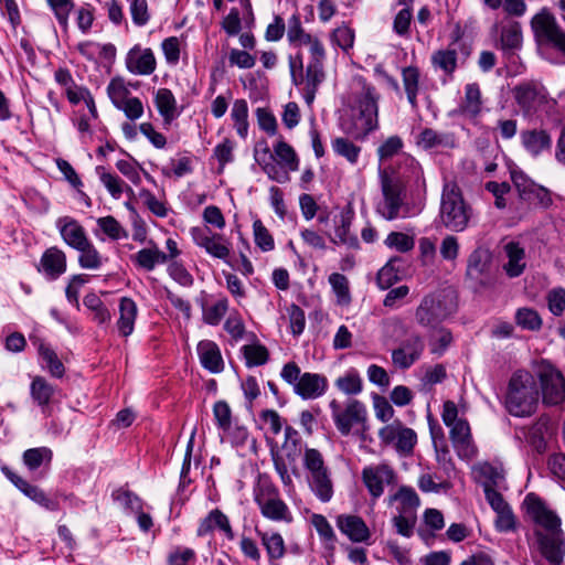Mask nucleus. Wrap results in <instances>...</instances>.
Instances as JSON below:
<instances>
[{
	"mask_svg": "<svg viewBox=\"0 0 565 565\" xmlns=\"http://www.w3.org/2000/svg\"><path fill=\"white\" fill-rule=\"evenodd\" d=\"M527 512L541 529L535 531L541 555L551 565H561L565 555V536L561 529V519L534 494L525 498Z\"/></svg>",
	"mask_w": 565,
	"mask_h": 565,
	"instance_id": "f257e3e1",
	"label": "nucleus"
},
{
	"mask_svg": "<svg viewBox=\"0 0 565 565\" xmlns=\"http://www.w3.org/2000/svg\"><path fill=\"white\" fill-rule=\"evenodd\" d=\"M540 398L535 377L527 371L514 372L508 384L505 407L515 417H527L535 413Z\"/></svg>",
	"mask_w": 565,
	"mask_h": 565,
	"instance_id": "f03ea898",
	"label": "nucleus"
},
{
	"mask_svg": "<svg viewBox=\"0 0 565 565\" xmlns=\"http://www.w3.org/2000/svg\"><path fill=\"white\" fill-rule=\"evenodd\" d=\"M472 209L465 201L460 188L446 183L443 188L439 217L441 224L451 232H463L472 217Z\"/></svg>",
	"mask_w": 565,
	"mask_h": 565,
	"instance_id": "7ed1b4c3",
	"label": "nucleus"
},
{
	"mask_svg": "<svg viewBox=\"0 0 565 565\" xmlns=\"http://www.w3.org/2000/svg\"><path fill=\"white\" fill-rule=\"evenodd\" d=\"M380 181L383 199L379 202L376 212L387 221L406 217V185L404 180L394 172L388 173L385 170H380Z\"/></svg>",
	"mask_w": 565,
	"mask_h": 565,
	"instance_id": "20e7f679",
	"label": "nucleus"
},
{
	"mask_svg": "<svg viewBox=\"0 0 565 565\" xmlns=\"http://www.w3.org/2000/svg\"><path fill=\"white\" fill-rule=\"evenodd\" d=\"M281 379L289 385L296 395L302 399H317L328 390V379L323 374L305 372L296 362L286 363L280 372Z\"/></svg>",
	"mask_w": 565,
	"mask_h": 565,
	"instance_id": "39448f33",
	"label": "nucleus"
},
{
	"mask_svg": "<svg viewBox=\"0 0 565 565\" xmlns=\"http://www.w3.org/2000/svg\"><path fill=\"white\" fill-rule=\"evenodd\" d=\"M377 100L375 87L363 83L358 98L359 116L355 120V131L347 130L356 139H363L367 134L377 128Z\"/></svg>",
	"mask_w": 565,
	"mask_h": 565,
	"instance_id": "423d86ee",
	"label": "nucleus"
},
{
	"mask_svg": "<svg viewBox=\"0 0 565 565\" xmlns=\"http://www.w3.org/2000/svg\"><path fill=\"white\" fill-rule=\"evenodd\" d=\"M531 28L540 46L553 47L565 55V32L547 9H542L532 18Z\"/></svg>",
	"mask_w": 565,
	"mask_h": 565,
	"instance_id": "0eeeda50",
	"label": "nucleus"
},
{
	"mask_svg": "<svg viewBox=\"0 0 565 565\" xmlns=\"http://www.w3.org/2000/svg\"><path fill=\"white\" fill-rule=\"evenodd\" d=\"M329 407L334 425L342 436L350 435L354 426H361L363 430L366 428L367 411L361 401L350 398L342 407L337 399H332Z\"/></svg>",
	"mask_w": 565,
	"mask_h": 565,
	"instance_id": "6e6552de",
	"label": "nucleus"
},
{
	"mask_svg": "<svg viewBox=\"0 0 565 565\" xmlns=\"http://www.w3.org/2000/svg\"><path fill=\"white\" fill-rule=\"evenodd\" d=\"M379 438L384 445H393L395 450L403 456L413 452L417 443L414 429L405 427L401 420H394L379 430Z\"/></svg>",
	"mask_w": 565,
	"mask_h": 565,
	"instance_id": "1a4fd4ad",
	"label": "nucleus"
},
{
	"mask_svg": "<svg viewBox=\"0 0 565 565\" xmlns=\"http://www.w3.org/2000/svg\"><path fill=\"white\" fill-rule=\"evenodd\" d=\"M514 186L522 201L535 209H548L553 204L551 192L530 180L523 172H512Z\"/></svg>",
	"mask_w": 565,
	"mask_h": 565,
	"instance_id": "9d476101",
	"label": "nucleus"
},
{
	"mask_svg": "<svg viewBox=\"0 0 565 565\" xmlns=\"http://www.w3.org/2000/svg\"><path fill=\"white\" fill-rule=\"evenodd\" d=\"M255 501L265 518L273 521L289 520V509L273 484H263L255 494Z\"/></svg>",
	"mask_w": 565,
	"mask_h": 565,
	"instance_id": "9b49d317",
	"label": "nucleus"
},
{
	"mask_svg": "<svg viewBox=\"0 0 565 565\" xmlns=\"http://www.w3.org/2000/svg\"><path fill=\"white\" fill-rule=\"evenodd\" d=\"M362 481L373 500L384 493L386 484L395 482V472L387 463L371 465L363 468Z\"/></svg>",
	"mask_w": 565,
	"mask_h": 565,
	"instance_id": "f8f14e48",
	"label": "nucleus"
},
{
	"mask_svg": "<svg viewBox=\"0 0 565 565\" xmlns=\"http://www.w3.org/2000/svg\"><path fill=\"white\" fill-rule=\"evenodd\" d=\"M450 311L445 301L438 295L425 296L416 309V321L427 328H436L444 321Z\"/></svg>",
	"mask_w": 565,
	"mask_h": 565,
	"instance_id": "ddd939ff",
	"label": "nucleus"
},
{
	"mask_svg": "<svg viewBox=\"0 0 565 565\" xmlns=\"http://www.w3.org/2000/svg\"><path fill=\"white\" fill-rule=\"evenodd\" d=\"M190 233L195 245L204 248L212 257L226 260L230 256V247L223 235L212 232L207 226L192 227Z\"/></svg>",
	"mask_w": 565,
	"mask_h": 565,
	"instance_id": "4468645a",
	"label": "nucleus"
},
{
	"mask_svg": "<svg viewBox=\"0 0 565 565\" xmlns=\"http://www.w3.org/2000/svg\"><path fill=\"white\" fill-rule=\"evenodd\" d=\"M492 253L482 246L477 247L468 257L466 277L476 286L489 284Z\"/></svg>",
	"mask_w": 565,
	"mask_h": 565,
	"instance_id": "2eb2a0df",
	"label": "nucleus"
},
{
	"mask_svg": "<svg viewBox=\"0 0 565 565\" xmlns=\"http://www.w3.org/2000/svg\"><path fill=\"white\" fill-rule=\"evenodd\" d=\"M424 350L423 338L417 333H412L397 349L392 351V362L397 369L407 370L420 359Z\"/></svg>",
	"mask_w": 565,
	"mask_h": 565,
	"instance_id": "dca6fc26",
	"label": "nucleus"
},
{
	"mask_svg": "<svg viewBox=\"0 0 565 565\" xmlns=\"http://www.w3.org/2000/svg\"><path fill=\"white\" fill-rule=\"evenodd\" d=\"M543 402L547 405H559L565 401V379L553 367L540 373Z\"/></svg>",
	"mask_w": 565,
	"mask_h": 565,
	"instance_id": "f3484780",
	"label": "nucleus"
},
{
	"mask_svg": "<svg viewBox=\"0 0 565 565\" xmlns=\"http://www.w3.org/2000/svg\"><path fill=\"white\" fill-rule=\"evenodd\" d=\"M127 70L135 75L147 76L157 67V61L151 49H142L139 44L132 46L125 58Z\"/></svg>",
	"mask_w": 565,
	"mask_h": 565,
	"instance_id": "a211bd4d",
	"label": "nucleus"
},
{
	"mask_svg": "<svg viewBox=\"0 0 565 565\" xmlns=\"http://www.w3.org/2000/svg\"><path fill=\"white\" fill-rule=\"evenodd\" d=\"M449 435L459 458L470 460L476 456L477 448L472 443L470 426L466 419H459L450 426Z\"/></svg>",
	"mask_w": 565,
	"mask_h": 565,
	"instance_id": "6ab92c4d",
	"label": "nucleus"
},
{
	"mask_svg": "<svg viewBox=\"0 0 565 565\" xmlns=\"http://www.w3.org/2000/svg\"><path fill=\"white\" fill-rule=\"evenodd\" d=\"M66 268L67 259L65 253L52 246L42 254L38 271L42 273L47 279L55 280L66 271Z\"/></svg>",
	"mask_w": 565,
	"mask_h": 565,
	"instance_id": "aec40b11",
	"label": "nucleus"
},
{
	"mask_svg": "<svg viewBox=\"0 0 565 565\" xmlns=\"http://www.w3.org/2000/svg\"><path fill=\"white\" fill-rule=\"evenodd\" d=\"M337 526L349 537L351 542L362 543L366 542L371 532L364 522V520L358 515L353 514H340L337 518Z\"/></svg>",
	"mask_w": 565,
	"mask_h": 565,
	"instance_id": "412c9836",
	"label": "nucleus"
},
{
	"mask_svg": "<svg viewBox=\"0 0 565 565\" xmlns=\"http://www.w3.org/2000/svg\"><path fill=\"white\" fill-rule=\"evenodd\" d=\"M521 143L534 158L552 149L551 135L544 129H526L520 134Z\"/></svg>",
	"mask_w": 565,
	"mask_h": 565,
	"instance_id": "4be33fe9",
	"label": "nucleus"
},
{
	"mask_svg": "<svg viewBox=\"0 0 565 565\" xmlns=\"http://www.w3.org/2000/svg\"><path fill=\"white\" fill-rule=\"evenodd\" d=\"M198 355L202 366L211 373L217 374L224 370V361L218 345L211 340H202L198 344Z\"/></svg>",
	"mask_w": 565,
	"mask_h": 565,
	"instance_id": "5701e85b",
	"label": "nucleus"
},
{
	"mask_svg": "<svg viewBox=\"0 0 565 565\" xmlns=\"http://www.w3.org/2000/svg\"><path fill=\"white\" fill-rule=\"evenodd\" d=\"M522 28L518 21L504 19L500 26V49L505 53H514L522 47Z\"/></svg>",
	"mask_w": 565,
	"mask_h": 565,
	"instance_id": "b1692460",
	"label": "nucleus"
},
{
	"mask_svg": "<svg viewBox=\"0 0 565 565\" xmlns=\"http://www.w3.org/2000/svg\"><path fill=\"white\" fill-rule=\"evenodd\" d=\"M482 111L481 90L477 83L465 86V96L456 113L468 119H476Z\"/></svg>",
	"mask_w": 565,
	"mask_h": 565,
	"instance_id": "393cba45",
	"label": "nucleus"
},
{
	"mask_svg": "<svg viewBox=\"0 0 565 565\" xmlns=\"http://www.w3.org/2000/svg\"><path fill=\"white\" fill-rule=\"evenodd\" d=\"M149 244V247L142 248L130 256L134 265L146 271H152L157 265L166 264L168 262L167 254L159 249L157 244L152 241H150Z\"/></svg>",
	"mask_w": 565,
	"mask_h": 565,
	"instance_id": "a878e982",
	"label": "nucleus"
},
{
	"mask_svg": "<svg viewBox=\"0 0 565 565\" xmlns=\"http://www.w3.org/2000/svg\"><path fill=\"white\" fill-rule=\"evenodd\" d=\"M353 215V211L350 209L340 213L339 217L335 220L334 237H332L331 241L334 244H341L349 248L358 249L360 246L359 239L350 232Z\"/></svg>",
	"mask_w": 565,
	"mask_h": 565,
	"instance_id": "bb28decb",
	"label": "nucleus"
},
{
	"mask_svg": "<svg viewBox=\"0 0 565 565\" xmlns=\"http://www.w3.org/2000/svg\"><path fill=\"white\" fill-rule=\"evenodd\" d=\"M215 529L222 531L228 540L234 539V532L228 518L218 509L212 510L200 523L198 535H205Z\"/></svg>",
	"mask_w": 565,
	"mask_h": 565,
	"instance_id": "cd10ccee",
	"label": "nucleus"
},
{
	"mask_svg": "<svg viewBox=\"0 0 565 565\" xmlns=\"http://www.w3.org/2000/svg\"><path fill=\"white\" fill-rule=\"evenodd\" d=\"M504 250L508 257V263L503 266L507 275L511 278L521 276L526 266L524 248L518 242H510Z\"/></svg>",
	"mask_w": 565,
	"mask_h": 565,
	"instance_id": "c85d7f7f",
	"label": "nucleus"
},
{
	"mask_svg": "<svg viewBox=\"0 0 565 565\" xmlns=\"http://www.w3.org/2000/svg\"><path fill=\"white\" fill-rule=\"evenodd\" d=\"M137 305L128 297H122L119 301V318L117 320V328L122 337H128L132 333L135 328V320L137 317Z\"/></svg>",
	"mask_w": 565,
	"mask_h": 565,
	"instance_id": "c756f323",
	"label": "nucleus"
},
{
	"mask_svg": "<svg viewBox=\"0 0 565 565\" xmlns=\"http://www.w3.org/2000/svg\"><path fill=\"white\" fill-rule=\"evenodd\" d=\"M326 74L323 71V64H308L306 67L305 76V102L310 105L316 98V94L320 84L324 81Z\"/></svg>",
	"mask_w": 565,
	"mask_h": 565,
	"instance_id": "7c9ffc66",
	"label": "nucleus"
},
{
	"mask_svg": "<svg viewBox=\"0 0 565 565\" xmlns=\"http://www.w3.org/2000/svg\"><path fill=\"white\" fill-rule=\"evenodd\" d=\"M60 233L63 241L76 250L89 242L84 227L73 218H68L64 225L60 226Z\"/></svg>",
	"mask_w": 565,
	"mask_h": 565,
	"instance_id": "2f4dec72",
	"label": "nucleus"
},
{
	"mask_svg": "<svg viewBox=\"0 0 565 565\" xmlns=\"http://www.w3.org/2000/svg\"><path fill=\"white\" fill-rule=\"evenodd\" d=\"M459 35L455 38V41L447 47L434 52L431 55V64L441 70L446 75H452L457 68V50L454 44L458 42Z\"/></svg>",
	"mask_w": 565,
	"mask_h": 565,
	"instance_id": "473e14b6",
	"label": "nucleus"
},
{
	"mask_svg": "<svg viewBox=\"0 0 565 565\" xmlns=\"http://www.w3.org/2000/svg\"><path fill=\"white\" fill-rule=\"evenodd\" d=\"M394 501L398 502V513L404 514H416L417 508L420 504L419 497L415 490L405 486L401 487L395 494L388 498V504H392Z\"/></svg>",
	"mask_w": 565,
	"mask_h": 565,
	"instance_id": "72a5a7b5",
	"label": "nucleus"
},
{
	"mask_svg": "<svg viewBox=\"0 0 565 565\" xmlns=\"http://www.w3.org/2000/svg\"><path fill=\"white\" fill-rule=\"evenodd\" d=\"M417 145L426 150L438 147L454 148L455 139L451 134H443L431 128H425L417 137Z\"/></svg>",
	"mask_w": 565,
	"mask_h": 565,
	"instance_id": "f704fd0d",
	"label": "nucleus"
},
{
	"mask_svg": "<svg viewBox=\"0 0 565 565\" xmlns=\"http://www.w3.org/2000/svg\"><path fill=\"white\" fill-rule=\"evenodd\" d=\"M274 157L275 160L287 171L294 172L299 170V158L295 149L281 137L274 145Z\"/></svg>",
	"mask_w": 565,
	"mask_h": 565,
	"instance_id": "c9c22d12",
	"label": "nucleus"
},
{
	"mask_svg": "<svg viewBox=\"0 0 565 565\" xmlns=\"http://www.w3.org/2000/svg\"><path fill=\"white\" fill-rule=\"evenodd\" d=\"M154 104L166 124H170L178 117L177 100L169 88H159L154 96Z\"/></svg>",
	"mask_w": 565,
	"mask_h": 565,
	"instance_id": "e433bc0d",
	"label": "nucleus"
},
{
	"mask_svg": "<svg viewBox=\"0 0 565 565\" xmlns=\"http://www.w3.org/2000/svg\"><path fill=\"white\" fill-rule=\"evenodd\" d=\"M420 73L416 66H407L402 70V79L407 100L413 109H417V94L419 90Z\"/></svg>",
	"mask_w": 565,
	"mask_h": 565,
	"instance_id": "4c0bfd02",
	"label": "nucleus"
},
{
	"mask_svg": "<svg viewBox=\"0 0 565 565\" xmlns=\"http://www.w3.org/2000/svg\"><path fill=\"white\" fill-rule=\"evenodd\" d=\"M256 532L259 535L270 561L280 559L285 555V542L279 533H268L258 530H256Z\"/></svg>",
	"mask_w": 565,
	"mask_h": 565,
	"instance_id": "58836bf2",
	"label": "nucleus"
},
{
	"mask_svg": "<svg viewBox=\"0 0 565 565\" xmlns=\"http://www.w3.org/2000/svg\"><path fill=\"white\" fill-rule=\"evenodd\" d=\"M234 128L237 135L245 139L248 135V105L245 99H236L231 110Z\"/></svg>",
	"mask_w": 565,
	"mask_h": 565,
	"instance_id": "ea45409f",
	"label": "nucleus"
},
{
	"mask_svg": "<svg viewBox=\"0 0 565 565\" xmlns=\"http://www.w3.org/2000/svg\"><path fill=\"white\" fill-rule=\"evenodd\" d=\"M310 488L322 502L330 501L333 495V486L328 470L312 475Z\"/></svg>",
	"mask_w": 565,
	"mask_h": 565,
	"instance_id": "a19ab883",
	"label": "nucleus"
},
{
	"mask_svg": "<svg viewBox=\"0 0 565 565\" xmlns=\"http://www.w3.org/2000/svg\"><path fill=\"white\" fill-rule=\"evenodd\" d=\"M30 393L39 406L45 407L54 394V387L44 377L35 376L31 383Z\"/></svg>",
	"mask_w": 565,
	"mask_h": 565,
	"instance_id": "79ce46f5",
	"label": "nucleus"
},
{
	"mask_svg": "<svg viewBox=\"0 0 565 565\" xmlns=\"http://www.w3.org/2000/svg\"><path fill=\"white\" fill-rule=\"evenodd\" d=\"M313 36L307 33L300 21V17L298 14H292L288 20V29H287V39L291 45L301 46L307 44V42H311Z\"/></svg>",
	"mask_w": 565,
	"mask_h": 565,
	"instance_id": "37998d69",
	"label": "nucleus"
},
{
	"mask_svg": "<svg viewBox=\"0 0 565 565\" xmlns=\"http://www.w3.org/2000/svg\"><path fill=\"white\" fill-rule=\"evenodd\" d=\"M53 452L47 447L31 448L23 452V462L30 470H36L44 462L52 461Z\"/></svg>",
	"mask_w": 565,
	"mask_h": 565,
	"instance_id": "c03bdc74",
	"label": "nucleus"
},
{
	"mask_svg": "<svg viewBox=\"0 0 565 565\" xmlns=\"http://www.w3.org/2000/svg\"><path fill=\"white\" fill-rule=\"evenodd\" d=\"M242 351L248 367L264 365L269 360V352L263 344H247Z\"/></svg>",
	"mask_w": 565,
	"mask_h": 565,
	"instance_id": "a18cd8bd",
	"label": "nucleus"
},
{
	"mask_svg": "<svg viewBox=\"0 0 565 565\" xmlns=\"http://www.w3.org/2000/svg\"><path fill=\"white\" fill-rule=\"evenodd\" d=\"M332 149L338 156L345 158L352 164L358 162L361 152L359 146L343 137H338L332 140Z\"/></svg>",
	"mask_w": 565,
	"mask_h": 565,
	"instance_id": "49530a36",
	"label": "nucleus"
},
{
	"mask_svg": "<svg viewBox=\"0 0 565 565\" xmlns=\"http://www.w3.org/2000/svg\"><path fill=\"white\" fill-rule=\"evenodd\" d=\"M77 250L79 252L78 264L82 268L98 269L102 266V256L90 241Z\"/></svg>",
	"mask_w": 565,
	"mask_h": 565,
	"instance_id": "de8ad7c7",
	"label": "nucleus"
},
{
	"mask_svg": "<svg viewBox=\"0 0 565 565\" xmlns=\"http://www.w3.org/2000/svg\"><path fill=\"white\" fill-rule=\"evenodd\" d=\"M515 322L523 329L536 331L542 327L539 312L532 308H520L515 313Z\"/></svg>",
	"mask_w": 565,
	"mask_h": 565,
	"instance_id": "09e8293b",
	"label": "nucleus"
},
{
	"mask_svg": "<svg viewBox=\"0 0 565 565\" xmlns=\"http://www.w3.org/2000/svg\"><path fill=\"white\" fill-rule=\"evenodd\" d=\"M114 501L119 502L125 510L130 512H139L142 510L141 499L128 489L119 488L111 493Z\"/></svg>",
	"mask_w": 565,
	"mask_h": 565,
	"instance_id": "8fccbe9b",
	"label": "nucleus"
},
{
	"mask_svg": "<svg viewBox=\"0 0 565 565\" xmlns=\"http://www.w3.org/2000/svg\"><path fill=\"white\" fill-rule=\"evenodd\" d=\"M39 353L42 360L45 362V367L49 370L52 376L62 377L64 375V365L52 349L41 344L39 348Z\"/></svg>",
	"mask_w": 565,
	"mask_h": 565,
	"instance_id": "3c124183",
	"label": "nucleus"
},
{
	"mask_svg": "<svg viewBox=\"0 0 565 565\" xmlns=\"http://www.w3.org/2000/svg\"><path fill=\"white\" fill-rule=\"evenodd\" d=\"M335 386L347 395H358L362 392L363 385L356 372H348L335 381Z\"/></svg>",
	"mask_w": 565,
	"mask_h": 565,
	"instance_id": "603ef678",
	"label": "nucleus"
},
{
	"mask_svg": "<svg viewBox=\"0 0 565 565\" xmlns=\"http://www.w3.org/2000/svg\"><path fill=\"white\" fill-rule=\"evenodd\" d=\"M258 164L267 177L278 183H286L290 180L289 172L284 169L276 160L275 157L268 160H258Z\"/></svg>",
	"mask_w": 565,
	"mask_h": 565,
	"instance_id": "864d4df0",
	"label": "nucleus"
},
{
	"mask_svg": "<svg viewBox=\"0 0 565 565\" xmlns=\"http://www.w3.org/2000/svg\"><path fill=\"white\" fill-rule=\"evenodd\" d=\"M96 172L110 195L115 199H119L124 191V181L118 175L107 172L105 168L100 166L96 168Z\"/></svg>",
	"mask_w": 565,
	"mask_h": 565,
	"instance_id": "5fc2aeb1",
	"label": "nucleus"
},
{
	"mask_svg": "<svg viewBox=\"0 0 565 565\" xmlns=\"http://www.w3.org/2000/svg\"><path fill=\"white\" fill-rule=\"evenodd\" d=\"M397 260V258H392L379 270L376 282L381 289H388L398 280V270L395 268V263Z\"/></svg>",
	"mask_w": 565,
	"mask_h": 565,
	"instance_id": "6e6d98bb",
	"label": "nucleus"
},
{
	"mask_svg": "<svg viewBox=\"0 0 565 565\" xmlns=\"http://www.w3.org/2000/svg\"><path fill=\"white\" fill-rule=\"evenodd\" d=\"M253 231H254L255 244L263 252H269L275 248L274 238L260 220L254 221Z\"/></svg>",
	"mask_w": 565,
	"mask_h": 565,
	"instance_id": "4d7b16f0",
	"label": "nucleus"
},
{
	"mask_svg": "<svg viewBox=\"0 0 565 565\" xmlns=\"http://www.w3.org/2000/svg\"><path fill=\"white\" fill-rule=\"evenodd\" d=\"M107 94L113 105L118 109L119 106L130 96L129 89L125 86L121 78H113L107 86Z\"/></svg>",
	"mask_w": 565,
	"mask_h": 565,
	"instance_id": "13d9d810",
	"label": "nucleus"
},
{
	"mask_svg": "<svg viewBox=\"0 0 565 565\" xmlns=\"http://www.w3.org/2000/svg\"><path fill=\"white\" fill-rule=\"evenodd\" d=\"M452 342V334L449 330L440 328L430 335V352L441 355Z\"/></svg>",
	"mask_w": 565,
	"mask_h": 565,
	"instance_id": "bf43d9fd",
	"label": "nucleus"
},
{
	"mask_svg": "<svg viewBox=\"0 0 565 565\" xmlns=\"http://www.w3.org/2000/svg\"><path fill=\"white\" fill-rule=\"evenodd\" d=\"M167 562L168 565H194L196 554L190 547L177 546L169 553Z\"/></svg>",
	"mask_w": 565,
	"mask_h": 565,
	"instance_id": "052dcab7",
	"label": "nucleus"
},
{
	"mask_svg": "<svg viewBox=\"0 0 565 565\" xmlns=\"http://www.w3.org/2000/svg\"><path fill=\"white\" fill-rule=\"evenodd\" d=\"M213 415L217 427L227 433L232 426V411L225 401H217L213 406Z\"/></svg>",
	"mask_w": 565,
	"mask_h": 565,
	"instance_id": "680f3d73",
	"label": "nucleus"
},
{
	"mask_svg": "<svg viewBox=\"0 0 565 565\" xmlns=\"http://www.w3.org/2000/svg\"><path fill=\"white\" fill-rule=\"evenodd\" d=\"M392 522L399 535L404 537H411L414 534V529L417 522V514L398 513L392 519Z\"/></svg>",
	"mask_w": 565,
	"mask_h": 565,
	"instance_id": "e2e57ef3",
	"label": "nucleus"
},
{
	"mask_svg": "<svg viewBox=\"0 0 565 565\" xmlns=\"http://www.w3.org/2000/svg\"><path fill=\"white\" fill-rule=\"evenodd\" d=\"M97 224L100 230L111 239L116 241L122 237L126 238L128 236L127 232L114 216L99 217L97 220Z\"/></svg>",
	"mask_w": 565,
	"mask_h": 565,
	"instance_id": "0e129e2a",
	"label": "nucleus"
},
{
	"mask_svg": "<svg viewBox=\"0 0 565 565\" xmlns=\"http://www.w3.org/2000/svg\"><path fill=\"white\" fill-rule=\"evenodd\" d=\"M49 7L54 12V15L58 23L66 28L68 23V17L74 8L73 0H46Z\"/></svg>",
	"mask_w": 565,
	"mask_h": 565,
	"instance_id": "69168bd1",
	"label": "nucleus"
},
{
	"mask_svg": "<svg viewBox=\"0 0 565 565\" xmlns=\"http://www.w3.org/2000/svg\"><path fill=\"white\" fill-rule=\"evenodd\" d=\"M385 244L388 247H394L401 253L409 252L414 248V238L401 232H392L387 235Z\"/></svg>",
	"mask_w": 565,
	"mask_h": 565,
	"instance_id": "338daca9",
	"label": "nucleus"
},
{
	"mask_svg": "<svg viewBox=\"0 0 565 565\" xmlns=\"http://www.w3.org/2000/svg\"><path fill=\"white\" fill-rule=\"evenodd\" d=\"M546 299L550 311L556 317L562 316L565 311V288L558 287L550 290Z\"/></svg>",
	"mask_w": 565,
	"mask_h": 565,
	"instance_id": "774afa93",
	"label": "nucleus"
}]
</instances>
